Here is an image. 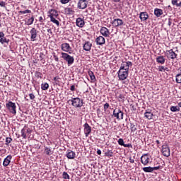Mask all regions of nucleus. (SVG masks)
Wrapping results in <instances>:
<instances>
[{
  "instance_id": "obj_1",
  "label": "nucleus",
  "mask_w": 181,
  "mask_h": 181,
  "mask_svg": "<svg viewBox=\"0 0 181 181\" xmlns=\"http://www.w3.org/2000/svg\"><path fill=\"white\" fill-rule=\"evenodd\" d=\"M68 103H71L75 108H80L83 107V100H81L80 98H72L71 100H68Z\"/></svg>"
},
{
  "instance_id": "obj_2",
  "label": "nucleus",
  "mask_w": 181,
  "mask_h": 181,
  "mask_svg": "<svg viewBox=\"0 0 181 181\" xmlns=\"http://www.w3.org/2000/svg\"><path fill=\"white\" fill-rule=\"evenodd\" d=\"M62 57L65 60V62H67L68 66H71L73 63H74V57L70 56L69 54L66 52H62Z\"/></svg>"
},
{
  "instance_id": "obj_3",
  "label": "nucleus",
  "mask_w": 181,
  "mask_h": 181,
  "mask_svg": "<svg viewBox=\"0 0 181 181\" xmlns=\"http://www.w3.org/2000/svg\"><path fill=\"white\" fill-rule=\"evenodd\" d=\"M6 108L8 110L11 114H16V105L15 103H13L12 101H9L8 103L6 104Z\"/></svg>"
},
{
  "instance_id": "obj_4",
  "label": "nucleus",
  "mask_w": 181,
  "mask_h": 181,
  "mask_svg": "<svg viewBox=\"0 0 181 181\" xmlns=\"http://www.w3.org/2000/svg\"><path fill=\"white\" fill-rule=\"evenodd\" d=\"M129 71H124L123 69H119L117 71V76L119 77V80H127L128 78V74Z\"/></svg>"
},
{
  "instance_id": "obj_5",
  "label": "nucleus",
  "mask_w": 181,
  "mask_h": 181,
  "mask_svg": "<svg viewBox=\"0 0 181 181\" xmlns=\"http://www.w3.org/2000/svg\"><path fill=\"white\" fill-rule=\"evenodd\" d=\"M113 116L115 118H117V119H124V112L121 111L119 108H115L113 110Z\"/></svg>"
},
{
  "instance_id": "obj_6",
  "label": "nucleus",
  "mask_w": 181,
  "mask_h": 181,
  "mask_svg": "<svg viewBox=\"0 0 181 181\" xmlns=\"http://www.w3.org/2000/svg\"><path fill=\"white\" fill-rule=\"evenodd\" d=\"M132 62H123L121 64L120 70H124L125 71H129V67H132Z\"/></svg>"
},
{
  "instance_id": "obj_7",
  "label": "nucleus",
  "mask_w": 181,
  "mask_h": 181,
  "mask_svg": "<svg viewBox=\"0 0 181 181\" xmlns=\"http://www.w3.org/2000/svg\"><path fill=\"white\" fill-rule=\"evenodd\" d=\"M161 151L163 156H165L166 158H169V156H170V148H169L168 144L163 145Z\"/></svg>"
},
{
  "instance_id": "obj_8",
  "label": "nucleus",
  "mask_w": 181,
  "mask_h": 181,
  "mask_svg": "<svg viewBox=\"0 0 181 181\" xmlns=\"http://www.w3.org/2000/svg\"><path fill=\"white\" fill-rule=\"evenodd\" d=\"M61 49L63 52H66V53L71 54V47H70V44L67 42L62 43L61 45Z\"/></svg>"
},
{
  "instance_id": "obj_9",
  "label": "nucleus",
  "mask_w": 181,
  "mask_h": 181,
  "mask_svg": "<svg viewBox=\"0 0 181 181\" xmlns=\"http://www.w3.org/2000/svg\"><path fill=\"white\" fill-rule=\"evenodd\" d=\"M88 5V1L87 0H79L77 4L78 9H86Z\"/></svg>"
},
{
  "instance_id": "obj_10",
  "label": "nucleus",
  "mask_w": 181,
  "mask_h": 181,
  "mask_svg": "<svg viewBox=\"0 0 181 181\" xmlns=\"http://www.w3.org/2000/svg\"><path fill=\"white\" fill-rule=\"evenodd\" d=\"M32 132V130L29 127L25 126L23 129H21V136L23 139H26V135H29Z\"/></svg>"
},
{
  "instance_id": "obj_11",
  "label": "nucleus",
  "mask_w": 181,
  "mask_h": 181,
  "mask_svg": "<svg viewBox=\"0 0 181 181\" xmlns=\"http://www.w3.org/2000/svg\"><path fill=\"white\" fill-rule=\"evenodd\" d=\"M165 55L167 56L168 59H176L177 57V54H176L175 52H173V49H171L168 51H166Z\"/></svg>"
},
{
  "instance_id": "obj_12",
  "label": "nucleus",
  "mask_w": 181,
  "mask_h": 181,
  "mask_svg": "<svg viewBox=\"0 0 181 181\" xmlns=\"http://www.w3.org/2000/svg\"><path fill=\"white\" fill-rule=\"evenodd\" d=\"M149 160H151V158H149V156L148 154H144L141 157V162L142 164H144V166H146V165L149 163Z\"/></svg>"
},
{
  "instance_id": "obj_13",
  "label": "nucleus",
  "mask_w": 181,
  "mask_h": 181,
  "mask_svg": "<svg viewBox=\"0 0 181 181\" xmlns=\"http://www.w3.org/2000/svg\"><path fill=\"white\" fill-rule=\"evenodd\" d=\"M100 34L102 36H104L105 37H109L110 35V30H108V28L105 27H102L100 28Z\"/></svg>"
},
{
  "instance_id": "obj_14",
  "label": "nucleus",
  "mask_w": 181,
  "mask_h": 181,
  "mask_svg": "<svg viewBox=\"0 0 181 181\" xmlns=\"http://www.w3.org/2000/svg\"><path fill=\"white\" fill-rule=\"evenodd\" d=\"M95 42L98 46H103V45H105V38L103 36H99L96 38Z\"/></svg>"
},
{
  "instance_id": "obj_15",
  "label": "nucleus",
  "mask_w": 181,
  "mask_h": 181,
  "mask_svg": "<svg viewBox=\"0 0 181 181\" xmlns=\"http://www.w3.org/2000/svg\"><path fill=\"white\" fill-rule=\"evenodd\" d=\"M112 25L115 26V28H118V26H122V25H124V21H122V19L115 18L112 21Z\"/></svg>"
},
{
  "instance_id": "obj_16",
  "label": "nucleus",
  "mask_w": 181,
  "mask_h": 181,
  "mask_svg": "<svg viewBox=\"0 0 181 181\" xmlns=\"http://www.w3.org/2000/svg\"><path fill=\"white\" fill-rule=\"evenodd\" d=\"M84 133L86 136H88L90 134H91V127L88 124V123H85L84 124Z\"/></svg>"
},
{
  "instance_id": "obj_17",
  "label": "nucleus",
  "mask_w": 181,
  "mask_h": 181,
  "mask_svg": "<svg viewBox=\"0 0 181 181\" xmlns=\"http://www.w3.org/2000/svg\"><path fill=\"white\" fill-rule=\"evenodd\" d=\"M30 33L31 35V39L33 42H35V40L36 39V37H37V30H36V28H33L30 31Z\"/></svg>"
},
{
  "instance_id": "obj_18",
  "label": "nucleus",
  "mask_w": 181,
  "mask_h": 181,
  "mask_svg": "<svg viewBox=\"0 0 181 181\" xmlns=\"http://www.w3.org/2000/svg\"><path fill=\"white\" fill-rule=\"evenodd\" d=\"M0 43L4 45V43H9V40L5 37V34L2 32H0Z\"/></svg>"
},
{
  "instance_id": "obj_19",
  "label": "nucleus",
  "mask_w": 181,
  "mask_h": 181,
  "mask_svg": "<svg viewBox=\"0 0 181 181\" xmlns=\"http://www.w3.org/2000/svg\"><path fill=\"white\" fill-rule=\"evenodd\" d=\"M76 26L78 28H83L84 25H86V23L84 22V20L81 18H78L76 21Z\"/></svg>"
},
{
  "instance_id": "obj_20",
  "label": "nucleus",
  "mask_w": 181,
  "mask_h": 181,
  "mask_svg": "<svg viewBox=\"0 0 181 181\" xmlns=\"http://www.w3.org/2000/svg\"><path fill=\"white\" fill-rule=\"evenodd\" d=\"M93 46V44L90 42H86L83 45V49L86 50V52H90L91 50V47Z\"/></svg>"
},
{
  "instance_id": "obj_21",
  "label": "nucleus",
  "mask_w": 181,
  "mask_h": 181,
  "mask_svg": "<svg viewBox=\"0 0 181 181\" xmlns=\"http://www.w3.org/2000/svg\"><path fill=\"white\" fill-rule=\"evenodd\" d=\"M154 15L156 16L157 18H160L161 15H163V10L158 8H155Z\"/></svg>"
},
{
  "instance_id": "obj_22",
  "label": "nucleus",
  "mask_w": 181,
  "mask_h": 181,
  "mask_svg": "<svg viewBox=\"0 0 181 181\" xmlns=\"http://www.w3.org/2000/svg\"><path fill=\"white\" fill-rule=\"evenodd\" d=\"M12 159V156L9 155L8 156L3 162L4 166H8L11 163V160Z\"/></svg>"
},
{
  "instance_id": "obj_23",
  "label": "nucleus",
  "mask_w": 181,
  "mask_h": 181,
  "mask_svg": "<svg viewBox=\"0 0 181 181\" xmlns=\"http://www.w3.org/2000/svg\"><path fill=\"white\" fill-rule=\"evenodd\" d=\"M139 18L141 21H146L149 18V15L146 12H141L140 13Z\"/></svg>"
},
{
  "instance_id": "obj_24",
  "label": "nucleus",
  "mask_w": 181,
  "mask_h": 181,
  "mask_svg": "<svg viewBox=\"0 0 181 181\" xmlns=\"http://www.w3.org/2000/svg\"><path fill=\"white\" fill-rule=\"evenodd\" d=\"M156 60L157 63H158L159 64H165V57L163 56H158L156 58Z\"/></svg>"
},
{
  "instance_id": "obj_25",
  "label": "nucleus",
  "mask_w": 181,
  "mask_h": 181,
  "mask_svg": "<svg viewBox=\"0 0 181 181\" xmlns=\"http://www.w3.org/2000/svg\"><path fill=\"white\" fill-rule=\"evenodd\" d=\"M144 117L147 119H152L153 117V113L151 110H146L144 113Z\"/></svg>"
},
{
  "instance_id": "obj_26",
  "label": "nucleus",
  "mask_w": 181,
  "mask_h": 181,
  "mask_svg": "<svg viewBox=\"0 0 181 181\" xmlns=\"http://www.w3.org/2000/svg\"><path fill=\"white\" fill-rule=\"evenodd\" d=\"M58 16H59V13H57V11L54 9L50 10L49 18H57Z\"/></svg>"
},
{
  "instance_id": "obj_27",
  "label": "nucleus",
  "mask_w": 181,
  "mask_h": 181,
  "mask_svg": "<svg viewBox=\"0 0 181 181\" xmlns=\"http://www.w3.org/2000/svg\"><path fill=\"white\" fill-rule=\"evenodd\" d=\"M66 157L68 159H74L76 158V153L73 151H69L66 153Z\"/></svg>"
},
{
  "instance_id": "obj_28",
  "label": "nucleus",
  "mask_w": 181,
  "mask_h": 181,
  "mask_svg": "<svg viewBox=\"0 0 181 181\" xmlns=\"http://www.w3.org/2000/svg\"><path fill=\"white\" fill-rule=\"evenodd\" d=\"M33 22H35V17L32 16L31 18L25 21V25H27L28 26H30V25H33Z\"/></svg>"
},
{
  "instance_id": "obj_29",
  "label": "nucleus",
  "mask_w": 181,
  "mask_h": 181,
  "mask_svg": "<svg viewBox=\"0 0 181 181\" xmlns=\"http://www.w3.org/2000/svg\"><path fill=\"white\" fill-rule=\"evenodd\" d=\"M144 172H146V173H152L153 172V168L152 167H144L143 168Z\"/></svg>"
},
{
  "instance_id": "obj_30",
  "label": "nucleus",
  "mask_w": 181,
  "mask_h": 181,
  "mask_svg": "<svg viewBox=\"0 0 181 181\" xmlns=\"http://www.w3.org/2000/svg\"><path fill=\"white\" fill-rule=\"evenodd\" d=\"M88 74L90 76V78L92 81H95V76H94V73L93 71H88Z\"/></svg>"
},
{
  "instance_id": "obj_31",
  "label": "nucleus",
  "mask_w": 181,
  "mask_h": 181,
  "mask_svg": "<svg viewBox=\"0 0 181 181\" xmlns=\"http://www.w3.org/2000/svg\"><path fill=\"white\" fill-rule=\"evenodd\" d=\"M50 21H51V22H52V23H55V25H57V26H59L60 23L59 22V21H57L55 17H51Z\"/></svg>"
},
{
  "instance_id": "obj_32",
  "label": "nucleus",
  "mask_w": 181,
  "mask_h": 181,
  "mask_svg": "<svg viewBox=\"0 0 181 181\" xmlns=\"http://www.w3.org/2000/svg\"><path fill=\"white\" fill-rule=\"evenodd\" d=\"M170 111H172V112H177V111H180V108L179 106H172L170 107Z\"/></svg>"
},
{
  "instance_id": "obj_33",
  "label": "nucleus",
  "mask_w": 181,
  "mask_h": 181,
  "mask_svg": "<svg viewBox=\"0 0 181 181\" xmlns=\"http://www.w3.org/2000/svg\"><path fill=\"white\" fill-rule=\"evenodd\" d=\"M45 152L46 155H48V156L53 155V151H52V149H50L49 147L45 148Z\"/></svg>"
},
{
  "instance_id": "obj_34",
  "label": "nucleus",
  "mask_w": 181,
  "mask_h": 181,
  "mask_svg": "<svg viewBox=\"0 0 181 181\" xmlns=\"http://www.w3.org/2000/svg\"><path fill=\"white\" fill-rule=\"evenodd\" d=\"M130 129H131V132H136V125L134 124L133 123L130 124Z\"/></svg>"
},
{
  "instance_id": "obj_35",
  "label": "nucleus",
  "mask_w": 181,
  "mask_h": 181,
  "mask_svg": "<svg viewBox=\"0 0 181 181\" xmlns=\"http://www.w3.org/2000/svg\"><path fill=\"white\" fill-rule=\"evenodd\" d=\"M53 80L54 81V84H56L57 86H59V84H60V77L55 76Z\"/></svg>"
},
{
  "instance_id": "obj_36",
  "label": "nucleus",
  "mask_w": 181,
  "mask_h": 181,
  "mask_svg": "<svg viewBox=\"0 0 181 181\" xmlns=\"http://www.w3.org/2000/svg\"><path fill=\"white\" fill-rule=\"evenodd\" d=\"M42 90H46L49 88V83H45L41 85Z\"/></svg>"
},
{
  "instance_id": "obj_37",
  "label": "nucleus",
  "mask_w": 181,
  "mask_h": 181,
  "mask_svg": "<svg viewBox=\"0 0 181 181\" xmlns=\"http://www.w3.org/2000/svg\"><path fill=\"white\" fill-rule=\"evenodd\" d=\"M158 70L159 71H169V69H168V67L165 68V66H159Z\"/></svg>"
},
{
  "instance_id": "obj_38",
  "label": "nucleus",
  "mask_w": 181,
  "mask_h": 181,
  "mask_svg": "<svg viewBox=\"0 0 181 181\" xmlns=\"http://www.w3.org/2000/svg\"><path fill=\"white\" fill-rule=\"evenodd\" d=\"M66 11L69 15H72L73 13H74V11H73L71 8H66Z\"/></svg>"
},
{
  "instance_id": "obj_39",
  "label": "nucleus",
  "mask_w": 181,
  "mask_h": 181,
  "mask_svg": "<svg viewBox=\"0 0 181 181\" xmlns=\"http://www.w3.org/2000/svg\"><path fill=\"white\" fill-rule=\"evenodd\" d=\"M63 179H70V175L66 172H64L62 174Z\"/></svg>"
},
{
  "instance_id": "obj_40",
  "label": "nucleus",
  "mask_w": 181,
  "mask_h": 181,
  "mask_svg": "<svg viewBox=\"0 0 181 181\" xmlns=\"http://www.w3.org/2000/svg\"><path fill=\"white\" fill-rule=\"evenodd\" d=\"M12 142V138L6 137V145H9Z\"/></svg>"
},
{
  "instance_id": "obj_41",
  "label": "nucleus",
  "mask_w": 181,
  "mask_h": 181,
  "mask_svg": "<svg viewBox=\"0 0 181 181\" xmlns=\"http://www.w3.org/2000/svg\"><path fill=\"white\" fill-rule=\"evenodd\" d=\"M112 151L108 150L106 153H105V156H109L111 157L112 156Z\"/></svg>"
},
{
  "instance_id": "obj_42",
  "label": "nucleus",
  "mask_w": 181,
  "mask_h": 181,
  "mask_svg": "<svg viewBox=\"0 0 181 181\" xmlns=\"http://www.w3.org/2000/svg\"><path fill=\"white\" fill-rule=\"evenodd\" d=\"M32 13V11L29 10V9H27V10H25V11H20V13H23V14H25V13Z\"/></svg>"
},
{
  "instance_id": "obj_43",
  "label": "nucleus",
  "mask_w": 181,
  "mask_h": 181,
  "mask_svg": "<svg viewBox=\"0 0 181 181\" xmlns=\"http://www.w3.org/2000/svg\"><path fill=\"white\" fill-rule=\"evenodd\" d=\"M118 144H119V145H121V146H124V139H119V140H118Z\"/></svg>"
},
{
  "instance_id": "obj_44",
  "label": "nucleus",
  "mask_w": 181,
  "mask_h": 181,
  "mask_svg": "<svg viewBox=\"0 0 181 181\" xmlns=\"http://www.w3.org/2000/svg\"><path fill=\"white\" fill-rule=\"evenodd\" d=\"M109 107H110V104L109 103H105L104 105V110H105V111H107V110H108Z\"/></svg>"
},
{
  "instance_id": "obj_45",
  "label": "nucleus",
  "mask_w": 181,
  "mask_h": 181,
  "mask_svg": "<svg viewBox=\"0 0 181 181\" xmlns=\"http://www.w3.org/2000/svg\"><path fill=\"white\" fill-rule=\"evenodd\" d=\"M171 4L172 5H175V6H177V4H178L177 0H172Z\"/></svg>"
},
{
  "instance_id": "obj_46",
  "label": "nucleus",
  "mask_w": 181,
  "mask_h": 181,
  "mask_svg": "<svg viewBox=\"0 0 181 181\" xmlns=\"http://www.w3.org/2000/svg\"><path fill=\"white\" fill-rule=\"evenodd\" d=\"M123 146L124 147V148H132V144H124L123 145Z\"/></svg>"
},
{
  "instance_id": "obj_47",
  "label": "nucleus",
  "mask_w": 181,
  "mask_h": 181,
  "mask_svg": "<svg viewBox=\"0 0 181 181\" xmlns=\"http://www.w3.org/2000/svg\"><path fill=\"white\" fill-rule=\"evenodd\" d=\"M45 19H46V18H43V17L40 16V17L39 18V22H40V23H43V22H45Z\"/></svg>"
},
{
  "instance_id": "obj_48",
  "label": "nucleus",
  "mask_w": 181,
  "mask_h": 181,
  "mask_svg": "<svg viewBox=\"0 0 181 181\" xmlns=\"http://www.w3.org/2000/svg\"><path fill=\"white\" fill-rule=\"evenodd\" d=\"M29 97L30 100H35V95L33 93H30Z\"/></svg>"
},
{
  "instance_id": "obj_49",
  "label": "nucleus",
  "mask_w": 181,
  "mask_h": 181,
  "mask_svg": "<svg viewBox=\"0 0 181 181\" xmlns=\"http://www.w3.org/2000/svg\"><path fill=\"white\" fill-rule=\"evenodd\" d=\"M71 91H76V86L74 85L71 86Z\"/></svg>"
},
{
  "instance_id": "obj_50",
  "label": "nucleus",
  "mask_w": 181,
  "mask_h": 181,
  "mask_svg": "<svg viewBox=\"0 0 181 181\" xmlns=\"http://www.w3.org/2000/svg\"><path fill=\"white\" fill-rule=\"evenodd\" d=\"M53 57L55 62H59V57L56 55V54H54Z\"/></svg>"
},
{
  "instance_id": "obj_51",
  "label": "nucleus",
  "mask_w": 181,
  "mask_h": 181,
  "mask_svg": "<svg viewBox=\"0 0 181 181\" xmlns=\"http://www.w3.org/2000/svg\"><path fill=\"white\" fill-rule=\"evenodd\" d=\"M6 3L5 1H0V6L5 7Z\"/></svg>"
},
{
  "instance_id": "obj_52",
  "label": "nucleus",
  "mask_w": 181,
  "mask_h": 181,
  "mask_svg": "<svg viewBox=\"0 0 181 181\" xmlns=\"http://www.w3.org/2000/svg\"><path fill=\"white\" fill-rule=\"evenodd\" d=\"M168 26H172V19H170V18L168 19Z\"/></svg>"
},
{
  "instance_id": "obj_53",
  "label": "nucleus",
  "mask_w": 181,
  "mask_h": 181,
  "mask_svg": "<svg viewBox=\"0 0 181 181\" xmlns=\"http://www.w3.org/2000/svg\"><path fill=\"white\" fill-rule=\"evenodd\" d=\"M159 168H160L159 166H157V167H152L153 172V170H159Z\"/></svg>"
},
{
  "instance_id": "obj_54",
  "label": "nucleus",
  "mask_w": 181,
  "mask_h": 181,
  "mask_svg": "<svg viewBox=\"0 0 181 181\" xmlns=\"http://www.w3.org/2000/svg\"><path fill=\"white\" fill-rule=\"evenodd\" d=\"M129 161L131 163H134L135 162V160L134 159H132V157L129 158Z\"/></svg>"
},
{
  "instance_id": "obj_55",
  "label": "nucleus",
  "mask_w": 181,
  "mask_h": 181,
  "mask_svg": "<svg viewBox=\"0 0 181 181\" xmlns=\"http://www.w3.org/2000/svg\"><path fill=\"white\" fill-rule=\"evenodd\" d=\"M47 32H48V33H50L51 35L53 33V32H52V29H47Z\"/></svg>"
},
{
  "instance_id": "obj_56",
  "label": "nucleus",
  "mask_w": 181,
  "mask_h": 181,
  "mask_svg": "<svg viewBox=\"0 0 181 181\" xmlns=\"http://www.w3.org/2000/svg\"><path fill=\"white\" fill-rule=\"evenodd\" d=\"M97 153H98V155H101V150L98 149L97 150Z\"/></svg>"
},
{
  "instance_id": "obj_57",
  "label": "nucleus",
  "mask_w": 181,
  "mask_h": 181,
  "mask_svg": "<svg viewBox=\"0 0 181 181\" xmlns=\"http://www.w3.org/2000/svg\"><path fill=\"white\" fill-rule=\"evenodd\" d=\"M179 6L180 7L181 6V1L180 3H178V4H177V7L178 8Z\"/></svg>"
},
{
  "instance_id": "obj_58",
  "label": "nucleus",
  "mask_w": 181,
  "mask_h": 181,
  "mask_svg": "<svg viewBox=\"0 0 181 181\" xmlns=\"http://www.w3.org/2000/svg\"><path fill=\"white\" fill-rule=\"evenodd\" d=\"M156 144H157L158 145H159V144H160V142L159 141V140H156Z\"/></svg>"
},
{
  "instance_id": "obj_59",
  "label": "nucleus",
  "mask_w": 181,
  "mask_h": 181,
  "mask_svg": "<svg viewBox=\"0 0 181 181\" xmlns=\"http://www.w3.org/2000/svg\"><path fill=\"white\" fill-rule=\"evenodd\" d=\"M113 1V2H119V1H121V0H112Z\"/></svg>"
},
{
  "instance_id": "obj_60",
  "label": "nucleus",
  "mask_w": 181,
  "mask_h": 181,
  "mask_svg": "<svg viewBox=\"0 0 181 181\" xmlns=\"http://www.w3.org/2000/svg\"><path fill=\"white\" fill-rule=\"evenodd\" d=\"M178 107H179V108L181 107V102L178 103Z\"/></svg>"
},
{
  "instance_id": "obj_61",
  "label": "nucleus",
  "mask_w": 181,
  "mask_h": 181,
  "mask_svg": "<svg viewBox=\"0 0 181 181\" xmlns=\"http://www.w3.org/2000/svg\"><path fill=\"white\" fill-rule=\"evenodd\" d=\"M1 105H0V110H1Z\"/></svg>"
}]
</instances>
